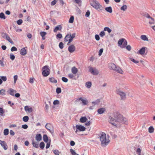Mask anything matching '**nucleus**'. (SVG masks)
Returning a JSON list of instances; mask_svg holds the SVG:
<instances>
[{
    "instance_id": "1",
    "label": "nucleus",
    "mask_w": 155,
    "mask_h": 155,
    "mask_svg": "<svg viewBox=\"0 0 155 155\" xmlns=\"http://www.w3.org/2000/svg\"><path fill=\"white\" fill-rule=\"evenodd\" d=\"M127 119L123 117L121 114L117 112H114L112 116H109L108 119L109 123L114 126H116V124H115V122L127 124Z\"/></svg>"
},
{
    "instance_id": "2",
    "label": "nucleus",
    "mask_w": 155,
    "mask_h": 155,
    "mask_svg": "<svg viewBox=\"0 0 155 155\" xmlns=\"http://www.w3.org/2000/svg\"><path fill=\"white\" fill-rule=\"evenodd\" d=\"M100 137V140L101 141V145L102 146H106L108 144L109 140L106 139V134L105 133L102 132Z\"/></svg>"
},
{
    "instance_id": "3",
    "label": "nucleus",
    "mask_w": 155,
    "mask_h": 155,
    "mask_svg": "<svg viewBox=\"0 0 155 155\" xmlns=\"http://www.w3.org/2000/svg\"><path fill=\"white\" fill-rule=\"evenodd\" d=\"M89 2L90 5L95 9H98L100 8L101 5L96 0H89Z\"/></svg>"
},
{
    "instance_id": "4",
    "label": "nucleus",
    "mask_w": 155,
    "mask_h": 155,
    "mask_svg": "<svg viewBox=\"0 0 155 155\" xmlns=\"http://www.w3.org/2000/svg\"><path fill=\"white\" fill-rule=\"evenodd\" d=\"M43 70L42 72V74L44 77H47L49 74L50 70L48 66H44L43 67Z\"/></svg>"
},
{
    "instance_id": "5",
    "label": "nucleus",
    "mask_w": 155,
    "mask_h": 155,
    "mask_svg": "<svg viewBox=\"0 0 155 155\" xmlns=\"http://www.w3.org/2000/svg\"><path fill=\"white\" fill-rule=\"evenodd\" d=\"M45 127L52 135H53L54 132L53 127L51 124L50 123H47L45 125Z\"/></svg>"
},
{
    "instance_id": "6",
    "label": "nucleus",
    "mask_w": 155,
    "mask_h": 155,
    "mask_svg": "<svg viewBox=\"0 0 155 155\" xmlns=\"http://www.w3.org/2000/svg\"><path fill=\"white\" fill-rule=\"evenodd\" d=\"M117 93L120 96L121 100H124L126 99V94L124 92L121 91L120 90H117Z\"/></svg>"
},
{
    "instance_id": "7",
    "label": "nucleus",
    "mask_w": 155,
    "mask_h": 155,
    "mask_svg": "<svg viewBox=\"0 0 155 155\" xmlns=\"http://www.w3.org/2000/svg\"><path fill=\"white\" fill-rule=\"evenodd\" d=\"M76 127L77 130L75 131V133H77L78 130L80 131H83L85 130L86 129L85 127L84 126L80 125H77L76 126Z\"/></svg>"
},
{
    "instance_id": "8",
    "label": "nucleus",
    "mask_w": 155,
    "mask_h": 155,
    "mask_svg": "<svg viewBox=\"0 0 155 155\" xmlns=\"http://www.w3.org/2000/svg\"><path fill=\"white\" fill-rule=\"evenodd\" d=\"M89 71L94 75H97L99 73V71L97 70V69L94 70L92 68H91L89 69Z\"/></svg>"
},
{
    "instance_id": "9",
    "label": "nucleus",
    "mask_w": 155,
    "mask_h": 155,
    "mask_svg": "<svg viewBox=\"0 0 155 155\" xmlns=\"http://www.w3.org/2000/svg\"><path fill=\"white\" fill-rule=\"evenodd\" d=\"M147 49V48L146 47H143L138 51V53L141 55H143L144 54L146 50Z\"/></svg>"
},
{
    "instance_id": "10",
    "label": "nucleus",
    "mask_w": 155,
    "mask_h": 155,
    "mask_svg": "<svg viewBox=\"0 0 155 155\" xmlns=\"http://www.w3.org/2000/svg\"><path fill=\"white\" fill-rule=\"evenodd\" d=\"M75 50V47L74 45H71L68 47V50L70 53H73Z\"/></svg>"
},
{
    "instance_id": "11",
    "label": "nucleus",
    "mask_w": 155,
    "mask_h": 155,
    "mask_svg": "<svg viewBox=\"0 0 155 155\" xmlns=\"http://www.w3.org/2000/svg\"><path fill=\"white\" fill-rule=\"evenodd\" d=\"M7 92L10 95L12 96H14L15 93L16 92V91L12 88H10L8 90Z\"/></svg>"
},
{
    "instance_id": "12",
    "label": "nucleus",
    "mask_w": 155,
    "mask_h": 155,
    "mask_svg": "<svg viewBox=\"0 0 155 155\" xmlns=\"http://www.w3.org/2000/svg\"><path fill=\"white\" fill-rule=\"evenodd\" d=\"M0 144L5 150L7 149L8 146L5 141H2V142L0 143Z\"/></svg>"
},
{
    "instance_id": "13",
    "label": "nucleus",
    "mask_w": 155,
    "mask_h": 155,
    "mask_svg": "<svg viewBox=\"0 0 155 155\" xmlns=\"http://www.w3.org/2000/svg\"><path fill=\"white\" fill-rule=\"evenodd\" d=\"M62 28V27L61 25H58L56 26L54 29L53 31L54 32H56L58 31H61Z\"/></svg>"
},
{
    "instance_id": "14",
    "label": "nucleus",
    "mask_w": 155,
    "mask_h": 155,
    "mask_svg": "<svg viewBox=\"0 0 155 155\" xmlns=\"http://www.w3.org/2000/svg\"><path fill=\"white\" fill-rule=\"evenodd\" d=\"M106 110V109L104 108H101L97 110V112L99 114H103Z\"/></svg>"
},
{
    "instance_id": "15",
    "label": "nucleus",
    "mask_w": 155,
    "mask_h": 155,
    "mask_svg": "<svg viewBox=\"0 0 155 155\" xmlns=\"http://www.w3.org/2000/svg\"><path fill=\"white\" fill-rule=\"evenodd\" d=\"M109 68L115 71L117 67L114 63H110L109 64Z\"/></svg>"
},
{
    "instance_id": "16",
    "label": "nucleus",
    "mask_w": 155,
    "mask_h": 155,
    "mask_svg": "<svg viewBox=\"0 0 155 155\" xmlns=\"http://www.w3.org/2000/svg\"><path fill=\"white\" fill-rule=\"evenodd\" d=\"M1 36L4 38L6 39L7 40L10 37L6 33L4 32L1 33Z\"/></svg>"
},
{
    "instance_id": "17",
    "label": "nucleus",
    "mask_w": 155,
    "mask_h": 155,
    "mask_svg": "<svg viewBox=\"0 0 155 155\" xmlns=\"http://www.w3.org/2000/svg\"><path fill=\"white\" fill-rule=\"evenodd\" d=\"M20 53L22 55H25L26 54L27 51L25 48H23L21 50Z\"/></svg>"
},
{
    "instance_id": "18",
    "label": "nucleus",
    "mask_w": 155,
    "mask_h": 155,
    "mask_svg": "<svg viewBox=\"0 0 155 155\" xmlns=\"http://www.w3.org/2000/svg\"><path fill=\"white\" fill-rule=\"evenodd\" d=\"M35 139L38 141H39L41 140L42 137L40 134H38L36 135Z\"/></svg>"
},
{
    "instance_id": "19",
    "label": "nucleus",
    "mask_w": 155,
    "mask_h": 155,
    "mask_svg": "<svg viewBox=\"0 0 155 155\" xmlns=\"http://www.w3.org/2000/svg\"><path fill=\"white\" fill-rule=\"evenodd\" d=\"M78 71V70L75 67H73L72 68L71 72L74 74H76Z\"/></svg>"
},
{
    "instance_id": "20",
    "label": "nucleus",
    "mask_w": 155,
    "mask_h": 155,
    "mask_svg": "<svg viewBox=\"0 0 155 155\" xmlns=\"http://www.w3.org/2000/svg\"><path fill=\"white\" fill-rule=\"evenodd\" d=\"M87 120L86 117H82L80 119V120L81 122L84 123L86 122Z\"/></svg>"
},
{
    "instance_id": "21",
    "label": "nucleus",
    "mask_w": 155,
    "mask_h": 155,
    "mask_svg": "<svg viewBox=\"0 0 155 155\" xmlns=\"http://www.w3.org/2000/svg\"><path fill=\"white\" fill-rule=\"evenodd\" d=\"M105 10L107 12L110 13H111L112 12V8L110 6L106 7L105 8Z\"/></svg>"
},
{
    "instance_id": "22",
    "label": "nucleus",
    "mask_w": 155,
    "mask_h": 155,
    "mask_svg": "<svg viewBox=\"0 0 155 155\" xmlns=\"http://www.w3.org/2000/svg\"><path fill=\"white\" fill-rule=\"evenodd\" d=\"M25 111H28L29 113H31L32 111V109L31 107L29 108L27 106L25 107Z\"/></svg>"
},
{
    "instance_id": "23",
    "label": "nucleus",
    "mask_w": 155,
    "mask_h": 155,
    "mask_svg": "<svg viewBox=\"0 0 155 155\" xmlns=\"http://www.w3.org/2000/svg\"><path fill=\"white\" fill-rule=\"evenodd\" d=\"M32 144L33 146L36 148H38L39 147L38 143L35 141L34 140L32 141Z\"/></svg>"
},
{
    "instance_id": "24",
    "label": "nucleus",
    "mask_w": 155,
    "mask_h": 155,
    "mask_svg": "<svg viewBox=\"0 0 155 155\" xmlns=\"http://www.w3.org/2000/svg\"><path fill=\"white\" fill-rule=\"evenodd\" d=\"M76 34L75 33H74L72 35L70 34V38L69 39V43H71L73 40V39L75 37Z\"/></svg>"
},
{
    "instance_id": "25",
    "label": "nucleus",
    "mask_w": 155,
    "mask_h": 155,
    "mask_svg": "<svg viewBox=\"0 0 155 155\" xmlns=\"http://www.w3.org/2000/svg\"><path fill=\"white\" fill-rule=\"evenodd\" d=\"M43 140L44 141L45 143H47L48 141V139L47 135L46 134H44L43 136Z\"/></svg>"
},
{
    "instance_id": "26",
    "label": "nucleus",
    "mask_w": 155,
    "mask_h": 155,
    "mask_svg": "<svg viewBox=\"0 0 155 155\" xmlns=\"http://www.w3.org/2000/svg\"><path fill=\"white\" fill-rule=\"evenodd\" d=\"M115 71H117L120 74H123V71L119 67H117Z\"/></svg>"
},
{
    "instance_id": "27",
    "label": "nucleus",
    "mask_w": 155,
    "mask_h": 155,
    "mask_svg": "<svg viewBox=\"0 0 155 155\" xmlns=\"http://www.w3.org/2000/svg\"><path fill=\"white\" fill-rule=\"evenodd\" d=\"M124 40L125 39L124 38L120 39L118 41V45L120 46L122 45H123L122 44H123V42H124Z\"/></svg>"
},
{
    "instance_id": "28",
    "label": "nucleus",
    "mask_w": 155,
    "mask_h": 155,
    "mask_svg": "<svg viewBox=\"0 0 155 155\" xmlns=\"http://www.w3.org/2000/svg\"><path fill=\"white\" fill-rule=\"evenodd\" d=\"M140 38L142 40L144 41H148V38L146 35H142L140 36Z\"/></svg>"
},
{
    "instance_id": "29",
    "label": "nucleus",
    "mask_w": 155,
    "mask_h": 155,
    "mask_svg": "<svg viewBox=\"0 0 155 155\" xmlns=\"http://www.w3.org/2000/svg\"><path fill=\"white\" fill-rule=\"evenodd\" d=\"M49 80L50 82L54 83H56L57 82V81L54 78H49Z\"/></svg>"
},
{
    "instance_id": "30",
    "label": "nucleus",
    "mask_w": 155,
    "mask_h": 155,
    "mask_svg": "<svg viewBox=\"0 0 155 155\" xmlns=\"http://www.w3.org/2000/svg\"><path fill=\"white\" fill-rule=\"evenodd\" d=\"M127 41L125 39V40L124 41V42H123V44L121 45L120 47L121 48H125L126 45H127Z\"/></svg>"
},
{
    "instance_id": "31",
    "label": "nucleus",
    "mask_w": 155,
    "mask_h": 155,
    "mask_svg": "<svg viewBox=\"0 0 155 155\" xmlns=\"http://www.w3.org/2000/svg\"><path fill=\"white\" fill-rule=\"evenodd\" d=\"M4 134L6 136L9 133V130L8 128L5 129L4 130L3 132Z\"/></svg>"
},
{
    "instance_id": "32",
    "label": "nucleus",
    "mask_w": 155,
    "mask_h": 155,
    "mask_svg": "<svg viewBox=\"0 0 155 155\" xmlns=\"http://www.w3.org/2000/svg\"><path fill=\"white\" fill-rule=\"evenodd\" d=\"M100 102V99H98L92 102V103L93 104H94L93 106H94L95 105L98 104Z\"/></svg>"
},
{
    "instance_id": "33",
    "label": "nucleus",
    "mask_w": 155,
    "mask_h": 155,
    "mask_svg": "<svg viewBox=\"0 0 155 155\" xmlns=\"http://www.w3.org/2000/svg\"><path fill=\"white\" fill-rule=\"evenodd\" d=\"M91 82H87L86 83V87L88 88L91 87Z\"/></svg>"
},
{
    "instance_id": "34",
    "label": "nucleus",
    "mask_w": 155,
    "mask_h": 155,
    "mask_svg": "<svg viewBox=\"0 0 155 155\" xmlns=\"http://www.w3.org/2000/svg\"><path fill=\"white\" fill-rule=\"evenodd\" d=\"M70 35L67 34L65 37L64 38V41H68L69 40V39L70 38Z\"/></svg>"
},
{
    "instance_id": "35",
    "label": "nucleus",
    "mask_w": 155,
    "mask_h": 155,
    "mask_svg": "<svg viewBox=\"0 0 155 155\" xmlns=\"http://www.w3.org/2000/svg\"><path fill=\"white\" fill-rule=\"evenodd\" d=\"M154 130V128L152 126L150 127L148 129L149 132L150 133L153 132Z\"/></svg>"
},
{
    "instance_id": "36",
    "label": "nucleus",
    "mask_w": 155,
    "mask_h": 155,
    "mask_svg": "<svg viewBox=\"0 0 155 155\" xmlns=\"http://www.w3.org/2000/svg\"><path fill=\"white\" fill-rule=\"evenodd\" d=\"M45 143L43 142H41L40 143V147L41 149H43L45 147Z\"/></svg>"
},
{
    "instance_id": "37",
    "label": "nucleus",
    "mask_w": 155,
    "mask_h": 155,
    "mask_svg": "<svg viewBox=\"0 0 155 155\" xmlns=\"http://www.w3.org/2000/svg\"><path fill=\"white\" fill-rule=\"evenodd\" d=\"M104 31H107L109 33H110L112 31L108 27H105L104 28Z\"/></svg>"
},
{
    "instance_id": "38",
    "label": "nucleus",
    "mask_w": 155,
    "mask_h": 155,
    "mask_svg": "<svg viewBox=\"0 0 155 155\" xmlns=\"http://www.w3.org/2000/svg\"><path fill=\"white\" fill-rule=\"evenodd\" d=\"M22 119L24 122H27L29 120V117L28 116H26L23 117Z\"/></svg>"
},
{
    "instance_id": "39",
    "label": "nucleus",
    "mask_w": 155,
    "mask_h": 155,
    "mask_svg": "<svg viewBox=\"0 0 155 155\" xmlns=\"http://www.w3.org/2000/svg\"><path fill=\"white\" fill-rule=\"evenodd\" d=\"M127 8V7L126 5H123V6H122L121 8L120 9L121 10H123V11H125Z\"/></svg>"
},
{
    "instance_id": "40",
    "label": "nucleus",
    "mask_w": 155,
    "mask_h": 155,
    "mask_svg": "<svg viewBox=\"0 0 155 155\" xmlns=\"http://www.w3.org/2000/svg\"><path fill=\"white\" fill-rule=\"evenodd\" d=\"M0 18L1 19H5L6 18L5 14L1 12L0 13Z\"/></svg>"
},
{
    "instance_id": "41",
    "label": "nucleus",
    "mask_w": 155,
    "mask_h": 155,
    "mask_svg": "<svg viewBox=\"0 0 155 155\" xmlns=\"http://www.w3.org/2000/svg\"><path fill=\"white\" fill-rule=\"evenodd\" d=\"M5 90L4 89H2L0 91V95H5Z\"/></svg>"
},
{
    "instance_id": "42",
    "label": "nucleus",
    "mask_w": 155,
    "mask_h": 155,
    "mask_svg": "<svg viewBox=\"0 0 155 155\" xmlns=\"http://www.w3.org/2000/svg\"><path fill=\"white\" fill-rule=\"evenodd\" d=\"M0 115L1 116H4V112L3 111V109L2 108L0 107Z\"/></svg>"
},
{
    "instance_id": "43",
    "label": "nucleus",
    "mask_w": 155,
    "mask_h": 155,
    "mask_svg": "<svg viewBox=\"0 0 155 155\" xmlns=\"http://www.w3.org/2000/svg\"><path fill=\"white\" fill-rule=\"evenodd\" d=\"M74 17L73 16H71L70 18L69 22L70 23H72L74 22Z\"/></svg>"
},
{
    "instance_id": "44",
    "label": "nucleus",
    "mask_w": 155,
    "mask_h": 155,
    "mask_svg": "<svg viewBox=\"0 0 155 155\" xmlns=\"http://www.w3.org/2000/svg\"><path fill=\"white\" fill-rule=\"evenodd\" d=\"M1 79L2 80V81H5L7 79V77L5 76H0Z\"/></svg>"
},
{
    "instance_id": "45",
    "label": "nucleus",
    "mask_w": 155,
    "mask_h": 155,
    "mask_svg": "<svg viewBox=\"0 0 155 155\" xmlns=\"http://www.w3.org/2000/svg\"><path fill=\"white\" fill-rule=\"evenodd\" d=\"M70 151L72 155H76L77 154H78L76 153L74 151V150L72 149H70Z\"/></svg>"
},
{
    "instance_id": "46",
    "label": "nucleus",
    "mask_w": 155,
    "mask_h": 155,
    "mask_svg": "<svg viewBox=\"0 0 155 155\" xmlns=\"http://www.w3.org/2000/svg\"><path fill=\"white\" fill-rule=\"evenodd\" d=\"M54 153L55 155H59V151L57 150H53Z\"/></svg>"
},
{
    "instance_id": "47",
    "label": "nucleus",
    "mask_w": 155,
    "mask_h": 155,
    "mask_svg": "<svg viewBox=\"0 0 155 155\" xmlns=\"http://www.w3.org/2000/svg\"><path fill=\"white\" fill-rule=\"evenodd\" d=\"M59 48L61 49H62L64 48V44L62 42H60L59 45Z\"/></svg>"
},
{
    "instance_id": "48",
    "label": "nucleus",
    "mask_w": 155,
    "mask_h": 155,
    "mask_svg": "<svg viewBox=\"0 0 155 155\" xmlns=\"http://www.w3.org/2000/svg\"><path fill=\"white\" fill-rule=\"evenodd\" d=\"M129 59L130 61L134 62L135 64H137L139 62V61H136L134 58H130Z\"/></svg>"
},
{
    "instance_id": "49",
    "label": "nucleus",
    "mask_w": 155,
    "mask_h": 155,
    "mask_svg": "<svg viewBox=\"0 0 155 155\" xmlns=\"http://www.w3.org/2000/svg\"><path fill=\"white\" fill-rule=\"evenodd\" d=\"M61 89L60 87H57L56 89V92L58 94L60 93L61 92Z\"/></svg>"
},
{
    "instance_id": "50",
    "label": "nucleus",
    "mask_w": 155,
    "mask_h": 155,
    "mask_svg": "<svg viewBox=\"0 0 155 155\" xmlns=\"http://www.w3.org/2000/svg\"><path fill=\"white\" fill-rule=\"evenodd\" d=\"M47 33L46 32H44V31H41L40 32V34L41 36L42 37H43V36H45V35H46Z\"/></svg>"
},
{
    "instance_id": "51",
    "label": "nucleus",
    "mask_w": 155,
    "mask_h": 155,
    "mask_svg": "<svg viewBox=\"0 0 155 155\" xmlns=\"http://www.w3.org/2000/svg\"><path fill=\"white\" fill-rule=\"evenodd\" d=\"M105 33L104 31H102L99 34V35L101 37H103L105 35Z\"/></svg>"
},
{
    "instance_id": "52",
    "label": "nucleus",
    "mask_w": 155,
    "mask_h": 155,
    "mask_svg": "<svg viewBox=\"0 0 155 155\" xmlns=\"http://www.w3.org/2000/svg\"><path fill=\"white\" fill-rule=\"evenodd\" d=\"M61 79L64 82L66 83L68 81V79L65 77H62Z\"/></svg>"
},
{
    "instance_id": "53",
    "label": "nucleus",
    "mask_w": 155,
    "mask_h": 155,
    "mask_svg": "<svg viewBox=\"0 0 155 155\" xmlns=\"http://www.w3.org/2000/svg\"><path fill=\"white\" fill-rule=\"evenodd\" d=\"M62 37V36L61 34L59 33L56 35L57 38L61 39Z\"/></svg>"
},
{
    "instance_id": "54",
    "label": "nucleus",
    "mask_w": 155,
    "mask_h": 155,
    "mask_svg": "<svg viewBox=\"0 0 155 155\" xmlns=\"http://www.w3.org/2000/svg\"><path fill=\"white\" fill-rule=\"evenodd\" d=\"M82 103L83 104V105H86L87 104L88 102L87 100H82Z\"/></svg>"
},
{
    "instance_id": "55",
    "label": "nucleus",
    "mask_w": 155,
    "mask_h": 155,
    "mask_svg": "<svg viewBox=\"0 0 155 155\" xmlns=\"http://www.w3.org/2000/svg\"><path fill=\"white\" fill-rule=\"evenodd\" d=\"M51 142V140H49V142L47 143L46 144V149H48V148L50 146V143Z\"/></svg>"
},
{
    "instance_id": "56",
    "label": "nucleus",
    "mask_w": 155,
    "mask_h": 155,
    "mask_svg": "<svg viewBox=\"0 0 155 155\" xmlns=\"http://www.w3.org/2000/svg\"><path fill=\"white\" fill-rule=\"evenodd\" d=\"M10 58L12 60H14L15 58V56L12 54L11 53L10 55Z\"/></svg>"
},
{
    "instance_id": "57",
    "label": "nucleus",
    "mask_w": 155,
    "mask_h": 155,
    "mask_svg": "<svg viewBox=\"0 0 155 155\" xmlns=\"http://www.w3.org/2000/svg\"><path fill=\"white\" fill-rule=\"evenodd\" d=\"M59 101L58 100H55L54 101L53 104L54 105H56L59 104Z\"/></svg>"
},
{
    "instance_id": "58",
    "label": "nucleus",
    "mask_w": 155,
    "mask_h": 155,
    "mask_svg": "<svg viewBox=\"0 0 155 155\" xmlns=\"http://www.w3.org/2000/svg\"><path fill=\"white\" fill-rule=\"evenodd\" d=\"M23 22V21L22 19H19L17 21V23L18 25H21Z\"/></svg>"
},
{
    "instance_id": "59",
    "label": "nucleus",
    "mask_w": 155,
    "mask_h": 155,
    "mask_svg": "<svg viewBox=\"0 0 155 155\" xmlns=\"http://www.w3.org/2000/svg\"><path fill=\"white\" fill-rule=\"evenodd\" d=\"M103 51V49L101 48L100 50L98 52V55L99 56L101 55Z\"/></svg>"
},
{
    "instance_id": "60",
    "label": "nucleus",
    "mask_w": 155,
    "mask_h": 155,
    "mask_svg": "<svg viewBox=\"0 0 155 155\" xmlns=\"http://www.w3.org/2000/svg\"><path fill=\"white\" fill-rule=\"evenodd\" d=\"M11 50L12 51H16L17 50V49L15 47L13 46L11 48Z\"/></svg>"
},
{
    "instance_id": "61",
    "label": "nucleus",
    "mask_w": 155,
    "mask_h": 155,
    "mask_svg": "<svg viewBox=\"0 0 155 155\" xmlns=\"http://www.w3.org/2000/svg\"><path fill=\"white\" fill-rule=\"evenodd\" d=\"M18 78V76L17 75H15L14 76V83L15 84L17 81V80Z\"/></svg>"
},
{
    "instance_id": "62",
    "label": "nucleus",
    "mask_w": 155,
    "mask_h": 155,
    "mask_svg": "<svg viewBox=\"0 0 155 155\" xmlns=\"http://www.w3.org/2000/svg\"><path fill=\"white\" fill-rule=\"evenodd\" d=\"M57 2V1L56 0H54L52 1L51 3V5L52 6L54 5Z\"/></svg>"
},
{
    "instance_id": "63",
    "label": "nucleus",
    "mask_w": 155,
    "mask_h": 155,
    "mask_svg": "<svg viewBox=\"0 0 155 155\" xmlns=\"http://www.w3.org/2000/svg\"><path fill=\"white\" fill-rule=\"evenodd\" d=\"M143 15L144 17H145L148 18H151L150 16L148 13H145Z\"/></svg>"
},
{
    "instance_id": "64",
    "label": "nucleus",
    "mask_w": 155,
    "mask_h": 155,
    "mask_svg": "<svg viewBox=\"0 0 155 155\" xmlns=\"http://www.w3.org/2000/svg\"><path fill=\"white\" fill-rule=\"evenodd\" d=\"M90 11L89 10H87L86 13V14L85 15V16L86 17H89L90 15Z\"/></svg>"
}]
</instances>
